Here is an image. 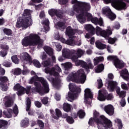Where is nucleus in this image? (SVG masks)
<instances>
[{"label":"nucleus","instance_id":"obj_1","mask_svg":"<svg viewBox=\"0 0 129 129\" xmlns=\"http://www.w3.org/2000/svg\"><path fill=\"white\" fill-rule=\"evenodd\" d=\"M72 4L74 5L73 7V10L77 13L76 18L81 24L85 23L87 17L88 21H91L92 23L95 25L103 26V22L101 18L98 19L96 17L93 18L92 15L88 13L91 8L89 3L78 2L77 0H72Z\"/></svg>","mask_w":129,"mask_h":129},{"label":"nucleus","instance_id":"obj_2","mask_svg":"<svg viewBox=\"0 0 129 129\" xmlns=\"http://www.w3.org/2000/svg\"><path fill=\"white\" fill-rule=\"evenodd\" d=\"M31 75L34 76L30 79L29 83L33 84L34 83L35 89L33 88V92H38L40 95H44L45 93L49 92V84L48 82L43 77H38L36 75V73L34 71L31 72Z\"/></svg>","mask_w":129,"mask_h":129},{"label":"nucleus","instance_id":"obj_3","mask_svg":"<svg viewBox=\"0 0 129 129\" xmlns=\"http://www.w3.org/2000/svg\"><path fill=\"white\" fill-rule=\"evenodd\" d=\"M96 122L98 129H108L112 126V123L110 120L106 118L104 115L99 117V113L97 111L94 112V117H91L88 122L89 125H92Z\"/></svg>","mask_w":129,"mask_h":129},{"label":"nucleus","instance_id":"obj_4","mask_svg":"<svg viewBox=\"0 0 129 129\" xmlns=\"http://www.w3.org/2000/svg\"><path fill=\"white\" fill-rule=\"evenodd\" d=\"M31 14H32V11L29 9L25 10L22 17L18 18L16 27L17 28L22 27L23 29H27L30 26H32L33 25V20H32Z\"/></svg>","mask_w":129,"mask_h":129},{"label":"nucleus","instance_id":"obj_5","mask_svg":"<svg viewBox=\"0 0 129 129\" xmlns=\"http://www.w3.org/2000/svg\"><path fill=\"white\" fill-rule=\"evenodd\" d=\"M21 43L24 47L38 45V48H40L43 47V41L37 34L31 33L28 36L24 37L22 40Z\"/></svg>","mask_w":129,"mask_h":129},{"label":"nucleus","instance_id":"obj_6","mask_svg":"<svg viewBox=\"0 0 129 129\" xmlns=\"http://www.w3.org/2000/svg\"><path fill=\"white\" fill-rule=\"evenodd\" d=\"M67 81H73L76 83L83 84L86 80V75L83 69L79 70L77 73H72L67 78Z\"/></svg>","mask_w":129,"mask_h":129},{"label":"nucleus","instance_id":"obj_7","mask_svg":"<svg viewBox=\"0 0 129 129\" xmlns=\"http://www.w3.org/2000/svg\"><path fill=\"white\" fill-rule=\"evenodd\" d=\"M69 88L71 92H69L67 99L69 101L72 102L75 99H76L78 96L77 94H75V92L80 93L81 89L80 87H76V86L73 84H70Z\"/></svg>","mask_w":129,"mask_h":129},{"label":"nucleus","instance_id":"obj_8","mask_svg":"<svg viewBox=\"0 0 129 129\" xmlns=\"http://www.w3.org/2000/svg\"><path fill=\"white\" fill-rule=\"evenodd\" d=\"M106 4H111L112 6L118 11L125 10L126 4L122 0H103Z\"/></svg>","mask_w":129,"mask_h":129},{"label":"nucleus","instance_id":"obj_9","mask_svg":"<svg viewBox=\"0 0 129 129\" xmlns=\"http://www.w3.org/2000/svg\"><path fill=\"white\" fill-rule=\"evenodd\" d=\"M96 33L97 36H101L106 39L107 37L110 36L112 34V31L110 29V26L107 27L106 31L102 30L100 27L97 26L96 28Z\"/></svg>","mask_w":129,"mask_h":129},{"label":"nucleus","instance_id":"obj_10","mask_svg":"<svg viewBox=\"0 0 129 129\" xmlns=\"http://www.w3.org/2000/svg\"><path fill=\"white\" fill-rule=\"evenodd\" d=\"M30 89H31V87H29L27 89H25L19 84H16L14 87V90L18 91L17 94L19 96L23 95V94H25V93L29 94V93H30Z\"/></svg>","mask_w":129,"mask_h":129},{"label":"nucleus","instance_id":"obj_11","mask_svg":"<svg viewBox=\"0 0 129 129\" xmlns=\"http://www.w3.org/2000/svg\"><path fill=\"white\" fill-rule=\"evenodd\" d=\"M75 51L76 55H72L71 58L73 62H75L76 65V66H77V62H79V61H83L78 60V58H81V57H82V55H84L85 51L80 48L78 49L77 50H75Z\"/></svg>","mask_w":129,"mask_h":129},{"label":"nucleus","instance_id":"obj_12","mask_svg":"<svg viewBox=\"0 0 129 129\" xmlns=\"http://www.w3.org/2000/svg\"><path fill=\"white\" fill-rule=\"evenodd\" d=\"M87 62L88 65L87 64V63L84 61H79L78 62H77V66H81L83 68H85L86 71L88 72L89 69H93L94 67L91 63V60H90V59H88Z\"/></svg>","mask_w":129,"mask_h":129},{"label":"nucleus","instance_id":"obj_13","mask_svg":"<svg viewBox=\"0 0 129 129\" xmlns=\"http://www.w3.org/2000/svg\"><path fill=\"white\" fill-rule=\"evenodd\" d=\"M61 43H63L64 44H66L67 45H70V46H75L77 45V46H80L81 45V41L80 40L79 42H75V40L73 39L69 38V40H66L64 38L60 37L59 39Z\"/></svg>","mask_w":129,"mask_h":129},{"label":"nucleus","instance_id":"obj_14","mask_svg":"<svg viewBox=\"0 0 129 129\" xmlns=\"http://www.w3.org/2000/svg\"><path fill=\"white\" fill-rule=\"evenodd\" d=\"M102 12L104 15H106L108 16V17L111 21H113L114 19H115V15H114L112 12H111V10L109 9V7H104L102 9Z\"/></svg>","mask_w":129,"mask_h":129},{"label":"nucleus","instance_id":"obj_15","mask_svg":"<svg viewBox=\"0 0 129 129\" xmlns=\"http://www.w3.org/2000/svg\"><path fill=\"white\" fill-rule=\"evenodd\" d=\"M75 52L76 51L74 49H72L71 50H70L69 49L67 48H64L62 50V55L64 58L71 59L72 55L71 56L70 55H71V54H75Z\"/></svg>","mask_w":129,"mask_h":129},{"label":"nucleus","instance_id":"obj_16","mask_svg":"<svg viewBox=\"0 0 129 129\" xmlns=\"http://www.w3.org/2000/svg\"><path fill=\"white\" fill-rule=\"evenodd\" d=\"M0 88H1L3 91H7L8 89V86L4 84L9 81V79L6 76H0Z\"/></svg>","mask_w":129,"mask_h":129},{"label":"nucleus","instance_id":"obj_17","mask_svg":"<svg viewBox=\"0 0 129 129\" xmlns=\"http://www.w3.org/2000/svg\"><path fill=\"white\" fill-rule=\"evenodd\" d=\"M13 113H15V114H18L19 113V110L18 109V106H17V105L14 106L13 111L12 109L9 108L7 112H4V114L8 118H11L12 115H13Z\"/></svg>","mask_w":129,"mask_h":129},{"label":"nucleus","instance_id":"obj_18","mask_svg":"<svg viewBox=\"0 0 129 129\" xmlns=\"http://www.w3.org/2000/svg\"><path fill=\"white\" fill-rule=\"evenodd\" d=\"M93 97V95H92V93H91V91L89 88H87L85 90V94H84V99L85 103H87L88 104H91V102L88 101V99L91 98L92 99Z\"/></svg>","mask_w":129,"mask_h":129},{"label":"nucleus","instance_id":"obj_19","mask_svg":"<svg viewBox=\"0 0 129 129\" xmlns=\"http://www.w3.org/2000/svg\"><path fill=\"white\" fill-rule=\"evenodd\" d=\"M76 33V30L72 29L70 26L66 28V35L69 36V39H73L74 40L75 36V33Z\"/></svg>","mask_w":129,"mask_h":129},{"label":"nucleus","instance_id":"obj_20","mask_svg":"<svg viewBox=\"0 0 129 129\" xmlns=\"http://www.w3.org/2000/svg\"><path fill=\"white\" fill-rule=\"evenodd\" d=\"M116 92L118 95H119V97H122V100L120 102L121 106H124V105H125V100L124 99V98H123V97H125V91H120V88H118L116 90Z\"/></svg>","mask_w":129,"mask_h":129},{"label":"nucleus","instance_id":"obj_21","mask_svg":"<svg viewBox=\"0 0 129 129\" xmlns=\"http://www.w3.org/2000/svg\"><path fill=\"white\" fill-rule=\"evenodd\" d=\"M103 93V92H101V91H99V96L98 97V100L100 101H104L105 100V99H107V100H110L113 98V96H112V94H108L105 98L104 96V94H102Z\"/></svg>","mask_w":129,"mask_h":129},{"label":"nucleus","instance_id":"obj_22","mask_svg":"<svg viewBox=\"0 0 129 129\" xmlns=\"http://www.w3.org/2000/svg\"><path fill=\"white\" fill-rule=\"evenodd\" d=\"M20 58L21 60H23L24 62L27 61L26 63H30V64H31L32 62V58H31V56L30 55H29V53L27 52H23L21 53L20 54Z\"/></svg>","mask_w":129,"mask_h":129},{"label":"nucleus","instance_id":"obj_23","mask_svg":"<svg viewBox=\"0 0 129 129\" xmlns=\"http://www.w3.org/2000/svg\"><path fill=\"white\" fill-rule=\"evenodd\" d=\"M48 14L50 16H53L55 15L58 18H62L63 17V13L61 10H57L55 9H50L48 11Z\"/></svg>","mask_w":129,"mask_h":129},{"label":"nucleus","instance_id":"obj_24","mask_svg":"<svg viewBox=\"0 0 129 129\" xmlns=\"http://www.w3.org/2000/svg\"><path fill=\"white\" fill-rule=\"evenodd\" d=\"M104 109L106 113L109 115H113L114 113V108H113V106L112 105L109 104L105 106Z\"/></svg>","mask_w":129,"mask_h":129},{"label":"nucleus","instance_id":"obj_25","mask_svg":"<svg viewBox=\"0 0 129 129\" xmlns=\"http://www.w3.org/2000/svg\"><path fill=\"white\" fill-rule=\"evenodd\" d=\"M106 83L108 85L107 88L109 91H113L114 90V87L117 85L116 82L108 81V80H106Z\"/></svg>","mask_w":129,"mask_h":129},{"label":"nucleus","instance_id":"obj_26","mask_svg":"<svg viewBox=\"0 0 129 129\" xmlns=\"http://www.w3.org/2000/svg\"><path fill=\"white\" fill-rule=\"evenodd\" d=\"M4 101H5V105L6 107H10V106L13 105V103H14L13 98L10 96L5 97Z\"/></svg>","mask_w":129,"mask_h":129},{"label":"nucleus","instance_id":"obj_27","mask_svg":"<svg viewBox=\"0 0 129 129\" xmlns=\"http://www.w3.org/2000/svg\"><path fill=\"white\" fill-rule=\"evenodd\" d=\"M45 73L46 74H50V75H53L54 76H58L59 74L55 71V68H46L45 69Z\"/></svg>","mask_w":129,"mask_h":129},{"label":"nucleus","instance_id":"obj_28","mask_svg":"<svg viewBox=\"0 0 129 129\" xmlns=\"http://www.w3.org/2000/svg\"><path fill=\"white\" fill-rule=\"evenodd\" d=\"M26 101V111H28V114H29V115H33V114H34V111L30 109V108H31V100L30 98H27Z\"/></svg>","mask_w":129,"mask_h":129},{"label":"nucleus","instance_id":"obj_29","mask_svg":"<svg viewBox=\"0 0 129 129\" xmlns=\"http://www.w3.org/2000/svg\"><path fill=\"white\" fill-rule=\"evenodd\" d=\"M120 75L124 80H126L127 81L129 80V75L127 70L124 69L120 72Z\"/></svg>","mask_w":129,"mask_h":129},{"label":"nucleus","instance_id":"obj_30","mask_svg":"<svg viewBox=\"0 0 129 129\" xmlns=\"http://www.w3.org/2000/svg\"><path fill=\"white\" fill-rule=\"evenodd\" d=\"M113 64L116 68H118L119 69H121V68L124 67V63H123V61L120 60L118 58H117Z\"/></svg>","mask_w":129,"mask_h":129},{"label":"nucleus","instance_id":"obj_31","mask_svg":"<svg viewBox=\"0 0 129 129\" xmlns=\"http://www.w3.org/2000/svg\"><path fill=\"white\" fill-rule=\"evenodd\" d=\"M44 51L49 55V56H52L54 54L53 52V49L48 46H44L43 48Z\"/></svg>","mask_w":129,"mask_h":129},{"label":"nucleus","instance_id":"obj_32","mask_svg":"<svg viewBox=\"0 0 129 129\" xmlns=\"http://www.w3.org/2000/svg\"><path fill=\"white\" fill-rule=\"evenodd\" d=\"M61 65L63 66L64 69L66 71H68V70H70L71 68H72L73 65L70 62H67L64 63H62Z\"/></svg>","mask_w":129,"mask_h":129},{"label":"nucleus","instance_id":"obj_33","mask_svg":"<svg viewBox=\"0 0 129 129\" xmlns=\"http://www.w3.org/2000/svg\"><path fill=\"white\" fill-rule=\"evenodd\" d=\"M42 25H45L44 26V29L45 31V32H48L49 30H50V28L49 27V20L48 19H44L42 22Z\"/></svg>","mask_w":129,"mask_h":129},{"label":"nucleus","instance_id":"obj_34","mask_svg":"<svg viewBox=\"0 0 129 129\" xmlns=\"http://www.w3.org/2000/svg\"><path fill=\"white\" fill-rule=\"evenodd\" d=\"M95 44L97 48H98V49H100V50H102L106 48V45L101 43V42L98 40L95 42Z\"/></svg>","mask_w":129,"mask_h":129},{"label":"nucleus","instance_id":"obj_35","mask_svg":"<svg viewBox=\"0 0 129 129\" xmlns=\"http://www.w3.org/2000/svg\"><path fill=\"white\" fill-rule=\"evenodd\" d=\"M103 69H104V66L103 64H100L95 68V71L96 73H100V72L103 71Z\"/></svg>","mask_w":129,"mask_h":129},{"label":"nucleus","instance_id":"obj_36","mask_svg":"<svg viewBox=\"0 0 129 129\" xmlns=\"http://www.w3.org/2000/svg\"><path fill=\"white\" fill-rule=\"evenodd\" d=\"M55 113L56 115H53L52 116L54 119H58L60 116H61L62 113L59 109H55Z\"/></svg>","mask_w":129,"mask_h":129},{"label":"nucleus","instance_id":"obj_37","mask_svg":"<svg viewBox=\"0 0 129 129\" xmlns=\"http://www.w3.org/2000/svg\"><path fill=\"white\" fill-rule=\"evenodd\" d=\"M63 109L64 111L69 112L71 110V105L67 103H64L63 104Z\"/></svg>","mask_w":129,"mask_h":129},{"label":"nucleus","instance_id":"obj_38","mask_svg":"<svg viewBox=\"0 0 129 129\" xmlns=\"http://www.w3.org/2000/svg\"><path fill=\"white\" fill-rule=\"evenodd\" d=\"M104 58L102 56L97 57L94 59V64L95 66L97 65L99 62H102Z\"/></svg>","mask_w":129,"mask_h":129},{"label":"nucleus","instance_id":"obj_39","mask_svg":"<svg viewBox=\"0 0 129 129\" xmlns=\"http://www.w3.org/2000/svg\"><path fill=\"white\" fill-rule=\"evenodd\" d=\"M85 29L87 30V31H90L91 32H94L95 31L94 27L90 24L85 25Z\"/></svg>","mask_w":129,"mask_h":129},{"label":"nucleus","instance_id":"obj_40","mask_svg":"<svg viewBox=\"0 0 129 129\" xmlns=\"http://www.w3.org/2000/svg\"><path fill=\"white\" fill-rule=\"evenodd\" d=\"M56 28H59V29H62L64 30L65 28H66V26H65V23L64 22H58L57 24L55 25Z\"/></svg>","mask_w":129,"mask_h":129},{"label":"nucleus","instance_id":"obj_41","mask_svg":"<svg viewBox=\"0 0 129 129\" xmlns=\"http://www.w3.org/2000/svg\"><path fill=\"white\" fill-rule=\"evenodd\" d=\"M29 119L28 118H25L24 120H23L21 121V126L23 127L24 126H28V125L29 124Z\"/></svg>","mask_w":129,"mask_h":129},{"label":"nucleus","instance_id":"obj_42","mask_svg":"<svg viewBox=\"0 0 129 129\" xmlns=\"http://www.w3.org/2000/svg\"><path fill=\"white\" fill-rule=\"evenodd\" d=\"M8 124V121L4 120H0V128L5 129Z\"/></svg>","mask_w":129,"mask_h":129},{"label":"nucleus","instance_id":"obj_43","mask_svg":"<svg viewBox=\"0 0 129 129\" xmlns=\"http://www.w3.org/2000/svg\"><path fill=\"white\" fill-rule=\"evenodd\" d=\"M42 64L44 66V67L50 66V65H51V59H50V58H48L47 60L43 61Z\"/></svg>","mask_w":129,"mask_h":129},{"label":"nucleus","instance_id":"obj_44","mask_svg":"<svg viewBox=\"0 0 129 129\" xmlns=\"http://www.w3.org/2000/svg\"><path fill=\"white\" fill-rule=\"evenodd\" d=\"M34 66L37 68H41V63L37 59H34L32 61Z\"/></svg>","mask_w":129,"mask_h":129},{"label":"nucleus","instance_id":"obj_45","mask_svg":"<svg viewBox=\"0 0 129 129\" xmlns=\"http://www.w3.org/2000/svg\"><path fill=\"white\" fill-rule=\"evenodd\" d=\"M0 48L2 49L3 50H4V51H8V50L10 49V47L8 44H3L0 45Z\"/></svg>","mask_w":129,"mask_h":129},{"label":"nucleus","instance_id":"obj_46","mask_svg":"<svg viewBox=\"0 0 129 129\" xmlns=\"http://www.w3.org/2000/svg\"><path fill=\"white\" fill-rule=\"evenodd\" d=\"M107 59L110 61H113V63H114V61L117 60V57L114 55H109L107 57Z\"/></svg>","mask_w":129,"mask_h":129},{"label":"nucleus","instance_id":"obj_47","mask_svg":"<svg viewBox=\"0 0 129 129\" xmlns=\"http://www.w3.org/2000/svg\"><path fill=\"white\" fill-rule=\"evenodd\" d=\"M114 121L115 122L118 123L119 129L122 128V123H121V120L120 119L116 118Z\"/></svg>","mask_w":129,"mask_h":129},{"label":"nucleus","instance_id":"obj_48","mask_svg":"<svg viewBox=\"0 0 129 129\" xmlns=\"http://www.w3.org/2000/svg\"><path fill=\"white\" fill-rule=\"evenodd\" d=\"M51 83H52V85L53 86H55L56 85H58L59 83H60V80H56V79H51Z\"/></svg>","mask_w":129,"mask_h":129},{"label":"nucleus","instance_id":"obj_49","mask_svg":"<svg viewBox=\"0 0 129 129\" xmlns=\"http://www.w3.org/2000/svg\"><path fill=\"white\" fill-rule=\"evenodd\" d=\"M22 73V70L20 68H16L14 71V74L15 75H20Z\"/></svg>","mask_w":129,"mask_h":129},{"label":"nucleus","instance_id":"obj_50","mask_svg":"<svg viewBox=\"0 0 129 129\" xmlns=\"http://www.w3.org/2000/svg\"><path fill=\"white\" fill-rule=\"evenodd\" d=\"M78 114L80 118H83V117L85 116V112H84V111H83V110H82L79 111L78 112Z\"/></svg>","mask_w":129,"mask_h":129},{"label":"nucleus","instance_id":"obj_51","mask_svg":"<svg viewBox=\"0 0 129 129\" xmlns=\"http://www.w3.org/2000/svg\"><path fill=\"white\" fill-rule=\"evenodd\" d=\"M11 59L14 63L15 64H19V59H18L17 55L13 56L11 57Z\"/></svg>","mask_w":129,"mask_h":129},{"label":"nucleus","instance_id":"obj_52","mask_svg":"<svg viewBox=\"0 0 129 129\" xmlns=\"http://www.w3.org/2000/svg\"><path fill=\"white\" fill-rule=\"evenodd\" d=\"M116 41H117V38H109L108 39V43L109 44H114V43H115V42H116Z\"/></svg>","mask_w":129,"mask_h":129},{"label":"nucleus","instance_id":"obj_53","mask_svg":"<svg viewBox=\"0 0 129 129\" xmlns=\"http://www.w3.org/2000/svg\"><path fill=\"white\" fill-rule=\"evenodd\" d=\"M120 28V24L118 22H116L114 24L113 26V29H115V30H119Z\"/></svg>","mask_w":129,"mask_h":129},{"label":"nucleus","instance_id":"obj_54","mask_svg":"<svg viewBox=\"0 0 129 129\" xmlns=\"http://www.w3.org/2000/svg\"><path fill=\"white\" fill-rule=\"evenodd\" d=\"M4 32L5 34H6L7 36H10V35H12V30L9 29H4Z\"/></svg>","mask_w":129,"mask_h":129},{"label":"nucleus","instance_id":"obj_55","mask_svg":"<svg viewBox=\"0 0 129 129\" xmlns=\"http://www.w3.org/2000/svg\"><path fill=\"white\" fill-rule=\"evenodd\" d=\"M121 87L122 89H124V90H127L128 89V87H127V85H126V84L124 83H122Z\"/></svg>","mask_w":129,"mask_h":129},{"label":"nucleus","instance_id":"obj_56","mask_svg":"<svg viewBox=\"0 0 129 129\" xmlns=\"http://www.w3.org/2000/svg\"><path fill=\"white\" fill-rule=\"evenodd\" d=\"M7 55H8V51L5 50L0 51V56H1V57H6Z\"/></svg>","mask_w":129,"mask_h":129},{"label":"nucleus","instance_id":"obj_57","mask_svg":"<svg viewBox=\"0 0 129 129\" xmlns=\"http://www.w3.org/2000/svg\"><path fill=\"white\" fill-rule=\"evenodd\" d=\"M55 46L56 47V51L60 52V51H61L62 49V46H61V45H60L59 43H56Z\"/></svg>","mask_w":129,"mask_h":129},{"label":"nucleus","instance_id":"obj_58","mask_svg":"<svg viewBox=\"0 0 129 129\" xmlns=\"http://www.w3.org/2000/svg\"><path fill=\"white\" fill-rule=\"evenodd\" d=\"M37 123L38 124L39 126L40 127L41 129H43L44 127V123L40 120H38Z\"/></svg>","mask_w":129,"mask_h":129},{"label":"nucleus","instance_id":"obj_59","mask_svg":"<svg viewBox=\"0 0 129 129\" xmlns=\"http://www.w3.org/2000/svg\"><path fill=\"white\" fill-rule=\"evenodd\" d=\"M97 82L99 88H101V87H102V86L103 85V84H102V80H101V79H99L97 80Z\"/></svg>","mask_w":129,"mask_h":129},{"label":"nucleus","instance_id":"obj_60","mask_svg":"<svg viewBox=\"0 0 129 129\" xmlns=\"http://www.w3.org/2000/svg\"><path fill=\"white\" fill-rule=\"evenodd\" d=\"M67 120L69 123H73V122H74V120L70 116L67 117Z\"/></svg>","mask_w":129,"mask_h":129},{"label":"nucleus","instance_id":"obj_61","mask_svg":"<svg viewBox=\"0 0 129 129\" xmlns=\"http://www.w3.org/2000/svg\"><path fill=\"white\" fill-rule=\"evenodd\" d=\"M41 101L43 104H47L48 103V97H44L41 99Z\"/></svg>","mask_w":129,"mask_h":129},{"label":"nucleus","instance_id":"obj_62","mask_svg":"<svg viewBox=\"0 0 129 129\" xmlns=\"http://www.w3.org/2000/svg\"><path fill=\"white\" fill-rule=\"evenodd\" d=\"M3 66H5V67H11V62L9 61H5L3 63Z\"/></svg>","mask_w":129,"mask_h":129},{"label":"nucleus","instance_id":"obj_63","mask_svg":"<svg viewBox=\"0 0 129 129\" xmlns=\"http://www.w3.org/2000/svg\"><path fill=\"white\" fill-rule=\"evenodd\" d=\"M58 2L60 5H66V3H68V0H58Z\"/></svg>","mask_w":129,"mask_h":129},{"label":"nucleus","instance_id":"obj_64","mask_svg":"<svg viewBox=\"0 0 129 129\" xmlns=\"http://www.w3.org/2000/svg\"><path fill=\"white\" fill-rule=\"evenodd\" d=\"M41 59L42 60H45V59H47V55L45 53H42L41 56H40Z\"/></svg>","mask_w":129,"mask_h":129}]
</instances>
